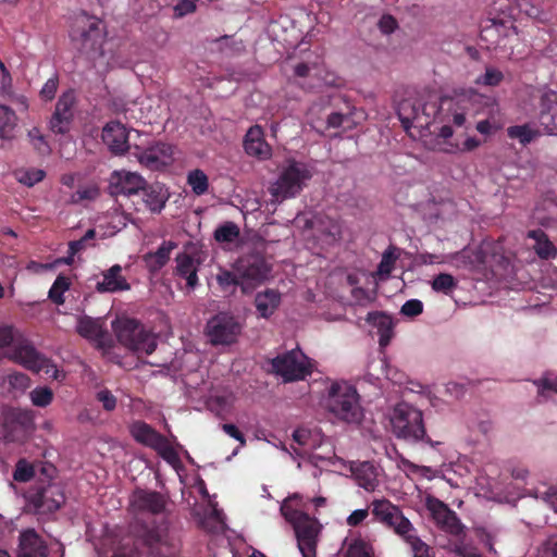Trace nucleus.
I'll list each match as a JSON object with an SVG mask.
<instances>
[{"instance_id":"nucleus-1","label":"nucleus","mask_w":557,"mask_h":557,"mask_svg":"<svg viewBox=\"0 0 557 557\" xmlns=\"http://www.w3.org/2000/svg\"><path fill=\"white\" fill-rule=\"evenodd\" d=\"M22 364L24 368L39 372L47 359H44L33 344L12 325L0 324V358Z\"/></svg>"},{"instance_id":"nucleus-2","label":"nucleus","mask_w":557,"mask_h":557,"mask_svg":"<svg viewBox=\"0 0 557 557\" xmlns=\"http://www.w3.org/2000/svg\"><path fill=\"white\" fill-rule=\"evenodd\" d=\"M312 175L310 165L295 159H288L283 163L278 177L269 187V194L275 202L295 198L301 194L307 183L311 181Z\"/></svg>"},{"instance_id":"nucleus-3","label":"nucleus","mask_w":557,"mask_h":557,"mask_svg":"<svg viewBox=\"0 0 557 557\" xmlns=\"http://www.w3.org/2000/svg\"><path fill=\"white\" fill-rule=\"evenodd\" d=\"M325 408L337 419L348 423H357L363 417L357 388L347 381L332 382L327 387Z\"/></svg>"},{"instance_id":"nucleus-4","label":"nucleus","mask_w":557,"mask_h":557,"mask_svg":"<svg viewBox=\"0 0 557 557\" xmlns=\"http://www.w3.org/2000/svg\"><path fill=\"white\" fill-rule=\"evenodd\" d=\"M392 428L395 436L404 441L411 443L424 441L433 448L442 444L440 441H433L426 436L423 413L407 403H400L394 408Z\"/></svg>"},{"instance_id":"nucleus-5","label":"nucleus","mask_w":557,"mask_h":557,"mask_svg":"<svg viewBox=\"0 0 557 557\" xmlns=\"http://www.w3.org/2000/svg\"><path fill=\"white\" fill-rule=\"evenodd\" d=\"M282 516L294 527L297 547L302 557H317L318 539L321 530L320 522L301 510H296L284 502L281 507Z\"/></svg>"},{"instance_id":"nucleus-6","label":"nucleus","mask_w":557,"mask_h":557,"mask_svg":"<svg viewBox=\"0 0 557 557\" xmlns=\"http://www.w3.org/2000/svg\"><path fill=\"white\" fill-rule=\"evenodd\" d=\"M26 509L34 515L54 513L65 503L63 487L54 482H37L25 494Z\"/></svg>"},{"instance_id":"nucleus-7","label":"nucleus","mask_w":557,"mask_h":557,"mask_svg":"<svg viewBox=\"0 0 557 557\" xmlns=\"http://www.w3.org/2000/svg\"><path fill=\"white\" fill-rule=\"evenodd\" d=\"M269 372L284 382H300L312 374V363L301 349H289L269 360Z\"/></svg>"},{"instance_id":"nucleus-8","label":"nucleus","mask_w":557,"mask_h":557,"mask_svg":"<svg viewBox=\"0 0 557 557\" xmlns=\"http://www.w3.org/2000/svg\"><path fill=\"white\" fill-rule=\"evenodd\" d=\"M113 330L117 342L135 352L151 355L156 350L157 343L154 337L136 319H117L113 323Z\"/></svg>"},{"instance_id":"nucleus-9","label":"nucleus","mask_w":557,"mask_h":557,"mask_svg":"<svg viewBox=\"0 0 557 557\" xmlns=\"http://www.w3.org/2000/svg\"><path fill=\"white\" fill-rule=\"evenodd\" d=\"M131 435L139 444L152 448L171 467L180 463L178 454L171 446L166 436H163L145 421H136L131 425Z\"/></svg>"},{"instance_id":"nucleus-10","label":"nucleus","mask_w":557,"mask_h":557,"mask_svg":"<svg viewBox=\"0 0 557 557\" xmlns=\"http://www.w3.org/2000/svg\"><path fill=\"white\" fill-rule=\"evenodd\" d=\"M242 330L243 325L236 317L221 311L209 319L206 334L213 345H230L236 342Z\"/></svg>"},{"instance_id":"nucleus-11","label":"nucleus","mask_w":557,"mask_h":557,"mask_svg":"<svg viewBox=\"0 0 557 557\" xmlns=\"http://www.w3.org/2000/svg\"><path fill=\"white\" fill-rule=\"evenodd\" d=\"M234 270L255 289L268 280L272 267L268 264L263 255L251 252L239 257L235 262Z\"/></svg>"},{"instance_id":"nucleus-12","label":"nucleus","mask_w":557,"mask_h":557,"mask_svg":"<svg viewBox=\"0 0 557 557\" xmlns=\"http://www.w3.org/2000/svg\"><path fill=\"white\" fill-rule=\"evenodd\" d=\"M372 515L375 520L394 530L396 535H405L414 531L408 518L404 517L400 508L387 499H376L372 504Z\"/></svg>"},{"instance_id":"nucleus-13","label":"nucleus","mask_w":557,"mask_h":557,"mask_svg":"<svg viewBox=\"0 0 557 557\" xmlns=\"http://www.w3.org/2000/svg\"><path fill=\"white\" fill-rule=\"evenodd\" d=\"M133 156L144 168L150 171H161L174 161V147L170 144L156 141L145 149L135 146Z\"/></svg>"},{"instance_id":"nucleus-14","label":"nucleus","mask_w":557,"mask_h":557,"mask_svg":"<svg viewBox=\"0 0 557 557\" xmlns=\"http://www.w3.org/2000/svg\"><path fill=\"white\" fill-rule=\"evenodd\" d=\"M426 509L431 512L433 521L440 530L445 531L457 540H463L465 525L448 506L437 498H429L426 500Z\"/></svg>"},{"instance_id":"nucleus-15","label":"nucleus","mask_w":557,"mask_h":557,"mask_svg":"<svg viewBox=\"0 0 557 557\" xmlns=\"http://www.w3.org/2000/svg\"><path fill=\"white\" fill-rule=\"evenodd\" d=\"M75 104L76 92L73 89H69L59 96L54 112L49 121L50 131L62 135L70 132Z\"/></svg>"},{"instance_id":"nucleus-16","label":"nucleus","mask_w":557,"mask_h":557,"mask_svg":"<svg viewBox=\"0 0 557 557\" xmlns=\"http://www.w3.org/2000/svg\"><path fill=\"white\" fill-rule=\"evenodd\" d=\"M33 426V417L25 410L11 408L3 414L4 436L10 441H20Z\"/></svg>"},{"instance_id":"nucleus-17","label":"nucleus","mask_w":557,"mask_h":557,"mask_svg":"<svg viewBox=\"0 0 557 557\" xmlns=\"http://www.w3.org/2000/svg\"><path fill=\"white\" fill-rule=\"evenodd\" d=\"M148 185L141 175L124 170L114 171L110 177V188L114 195L136 196Z\"/></svg>"},{"instance_id":"nucleus-18","label":"nucleus","mask_w":557,"mask_h":557,"mask_svg":"<svg viewBox=\"0 0 557 557\" xmlns=\"http://www.w3.org/2000/svg\"><path fill=\"white\" fill-rule=\"evenodd\" d=\"M243 147L246 154L260 161L272 158V147L267 143L264 131L259 124H253L246 131Z\"/></svg>"},{"instance_id":"nucleus-19","label":"nucleus","mask_w":557,"mask_h":557,"mask_svg":"<svg viewBox=\"0 0 557 557\" xmlns=\"http://www.w3.org/2000/svg\"><path fill=\"white\" fill-rule=\"evenodd\" d=\"M101 138L109 151L115 156H123L131 149L127 131L121 122L110 121L107 123L102 128Z\"/></svg>"},{"instance_id":"nucleus-20","label":"nucleus","mask_w":557,"mask_h":557,"mask_svg":"<svg viewBox=\"0 0 557 557\" xmlns=\"http://www.w3.org/2000/svg\"><path fill=\"white\" fill-rule=\"evenodd\" d=\"M539 123L547 136H557V91H546L540 98Z\"/></svg>"},{"instance_id":"nucleus-21","label":"nucleus","mask_w":557,"mask_h":557,"mask_svg":"<svg viewBox=\"0 0 557 557\" xmlns=\"http://www.w3.org/2000/svg\"><path fill=\"white\" fill-rule=\"evenodd\" d=\"M132 505L135 506L137 511L160 515L166 507V498L160 492L138 490L133 493Z\"/></svg>"},{"instance_id":"nucleus-22","label":"nucleus","mask_w":557,"mask_h":557,"mask_svg":"<svg viewBox=\"0 0 557 557\" xmlns=\"http://www.w3.org/2000/svg\"><path fill=\"white\" fill-rule=\"evenodd\" d=\"M18 557H48V546L34 529L20 535Z\"/></svg>"},{"instance_id":"nucleus-23","label":"nucleus","mask_w":557,"mask_h":557,"mask_svg":"<svg viewBox=\"0 0 557 557\" xmlns=\"http://www.w3.org/2000/svg\"><path fill=\"white\" fill-rule=\"evenodd\" d=\"M104 37L101 22L98 20L88 21L87 28L79 35L81 51L86 53L100 52Z\"/></svg>"},{"instance_id":"nucleus-24","label":"nucleus","mask_w":557,"mask_h":557,"mask_svg":"<svg viewBox=\"0 0 557 557\" xmlns=\"http://www.w3.org/2000/svg\"><path fill=\"white\" fill-rule=\"evenodd\" d=\"M131 285L122 275V265L115 264L102 272V281L96 284L98 293H117L129 290Z\"/></svg>"},{"instance_id":"nucleus-25","label":"nucleus","mask_w":557,"mask_h":557,"mask_svg":"<svg viewBox=\"0 0 557 557\" xmlns=\"http://www.w3.org/2000/svg\"><path fill=\"white\" fill-rule=\"evenodd\" d=\"M366 321L377 330L380 347H386L394 335L393 319L384 312L372 311L367 314Z\"/></svg>"},{"instance_id":"nucleus-26","label":"nucleus","mask_w":557,"mask_h":557,"mask_svg":"<svg viewBox=\"0 0 557 557\" xmlns=\"http://www.w3.org/2000/svg\"><path fill=\"white\" fill-rule=\"evenodd\" d=\"M176 275L185 278L186 286L188 288L194 289L198 286V265L199 262L194 260V258L186 252H181L176 255Z\"/></svg>"},{"instance_id":"nucleus-27","label":"nucleus","mask_w":557,"mask_h":557,"mask_svg":"<svg viewBox=\"0 0 557 557\" xmlns=\"http://www.w3.org/2000/svg\"><path fill=\"white\" fill-rule=\"evenodd\" d=\"M215 281H218L220 289L224 294L234 295L237 287L242 288L244 294H249L253 290L251 285L239 277L238 272L235 270L221 269L218 275H215Z\"/></svg>"},{"instance_id":"nucleus-28","label":"nucleus","mask_w":557,"mask_h":557,"mask_svg":"<svg viewBox=\"0 0 557 557\" xmlns=\"http://www.w3.org/2000/svg\"><path fill=\"white\" fill-rule=\"evenodd\" d=\"M253 302H256L259 315L263 319H269L281 305V293L268 288L265 292H259Z\"/></svg>"},{"instance_id":"nucleus-29","label":"nucleus","mask_w":557,"mask_h":557,"mask_svg":"<svg viewBox=\"0 0 557 557\" xmlns=\"http://www.w3.org/2000/svg\"><path fill=\"white\" fill-rule=\"evenodd\" d=\"M141 200L152 213H160L168 201V195L160 184H151L140 190Z\"/></svg>"},{"instance_id":"nucleus-30","label":"nucleus","mask_w":557,"mask_h":557,"mask_svg":"<svg viewBox=\"0 0 557 557\" xmlns=\"http://www.w3.org/2000/svg\"><path fill=\"white\" fill-rule=\"evenodd\" d=\"M528 238L533 240V250L537 253L540 259L549 260L555 258L557 250L552 240L548 239L546 233L541 230H531L528 233Z\"/></svg>"},{"instance_id":"nucleus-31","label":"nucleus","mask_w":557,"mask_h":557,"mask_svg":"<svg viewBox=\"0 0 557 557\" xmlns=\"http://www.w3.org/2000/svg\"><path fill=\"white\" fill-rule=\"evenodd\" d=\"M354 476L357 485L367 492H373L379 485L377 471L369 461H364L355 468Z\"/></svg>"},{"instance_id":"nucleus-32","label":"nucleus","mask_w":557,"mask_h":557,"mask_svg":"<svg viewBox=\"0 0 557 557\" xmlns=\"http://www.w3.org/2000/svg\"><path fill=\"white\" fill-rule=\"evenodd\" d=\"M176 244L172 240H163L161 246L154 252H148L145 256V261L151 272H158L166 265L170 260V253Z\"/></svg>"},{"instance_id":"nucleus-33","label":"nucleus","mask_w":557,"mask_h":557,"mask_svg":"<svg viewBox=\"0 0 557 557\" xmlns=\"http://www.w3.org/2000/svg\"><path fill=\"white\" fill-rule=\"evenodd\" d=\"M139 541L147 547L149 555L153 557H168V553L164 552L166 545L162 542L160 532L157 529H144Z\"/></svg>"},{"instance_id":"nucleus-34","label":"nucleus","mask_w":557,"mask_h":557,"mask_svg":"<svg viewBox=\"0 0 557 557\" xmlns=\"http://www.w3.org/2000/svg\"><path fill=\"white\" fill-rule=\"evenodd\" d=\"M541 131L536 127H532L531 124H517L508 126L507 137L516 139L522 146H528L535 139L540 138Z\"/></svg>"},{"instance_id":"nucleus-35","label":"nucleus","mask_w":557,"mask_h":557,"mask_svg":"<svg viewBox=\"0 0 557 557\" xmlns=\"http://www.w3.org/2000/svg\"><path fill=\"white\" fill-rule=\"evenodd\" d=\"M398 114L405 129L428 124L426 119H424V122L421 121L419 109L416 106H411L408 101H404L400 104Z\"/></svg>"},{"instance_id":"nucleus-36","label":"nucleus","mask_w":557,"mask_h":557,"mask_svg":"<svg viewBox=\"0 0 557 557\" xmlns=\"http://www.w3.org/2000/svg\"><path fill=\"white\" fill-rule=\"evenodd\" d=\"M239 227L234 221H226L215 227L213 238L220 244H231L238 239Z\"/></svg>"},{"instance_id":"nucleus-37","label":"nucleus","mask_w":557,"mask_h":557,"mask_svg":"<svg viewBox=\"0 0 557 557\" xmlns=\"http://www.w3.org/2000/svg\"><path fill=\"white\" fill-rule=\"evenodd\" d=\"M399 536H401L405 543L409 544L410 549L413 550L414 557H433L431 546L416 535V530L408 531L407 534Z\"/></svg>"},{"instance_id":"nucleus-38","label":"nucleus","mask_w":557,"mask_h":557,"mask_svg":"<svg viewBox=\"0 0 557 557\" xmlns=\"http://www.w3.org/2000/svg\"><path fill=\"white\" fill-rule=\"evenodd\" d=\"M71 286V281L69 277L59 274L57 278L54 280V283L52 286H50V289L48 292V298L52 300L53 304L57 306H62L64 304V292L69 290Z\"/></svg>"},{"instance_id":"nucleus-39","label":"nucleus","mask_w":557,"mask_h":557,"mask_svg":"<svg viewBox=\"0 0 557 557\" xmlns=\"http://www.w3.org/2000/svg\"><path fill=\"white\" fill-rule=\"evenodd\" d=\"M16 113L10 107L0 104V138H8L16 125Z\"/></svg>"},{"instance_id":"nucleus-40","label":"nucleus","mask_w":557,"mask_h":557,"mask_svg":"<svg viewBox=\"0 0 557 557\" xmlns=\"http://www.w3.org/2000/svg\"><path fill=\"white\" fill-rule=\"evenodd\" d=\"M433 292L451 295L457 286L456 278L449 273L442 272L435 275L431 282Z\"/></svg>"},{"instance_id":"nucleus-41","label":"nucleus","mask_w":557,"mask_h":557,"mask_svg":"<svg viewBox=\"0 0 557 557\" xmlns=\"http://www.w3.org/2000/svg\"><path fill=\"white\" fill-rule=\"evenodd\" d=\"M186 183L197 196H203L208 191V176L203 170H191L188 177H186Z\"/></svg>"},{"instance_id":"nucleus-42","label":"nucleus","mask_w":557,"mask_h":557,"mask_svg":"<svg viewBox=\"0 0 557 557\" xmlns=\"http://www.w3.org/2000/svg\"><path fill=\"white\" fill-rule=\"evenodd\" d=\"M36 475V466L26 461V459H18L13 471V480L20 483H26L34 479Z\"/></svg>"},{"instance_id":"nucleus-43","label":"nucleus","mask_w":557,"mask_h":557,"mask_svg":"<svg viewBox=\"0 0 557 557\" xmlns=\"http://www.w3.org/2000/svg\"><path fill=\"white\" fill-rule=\"evenodd\" d=\"M373 552L370 545L361 539H355L348 544L344 557H372Z\"/></svg>"},{"instance_id":"nucleus-44","label":"nucleus","mask_w":557,"mask_h":557,"mask_svg":"<svg viewBox=\"0 0 557 557\" xmlns=\"http://www.w3.org/2000/svg\"><path fill=\"white\" fill-rule=\"evenodd\" d=\"M53 391L50 387H35L30 393V399L35 407L47 408L53 401Z\"/></svg>"},{"instance_id":"nucleus-45","label":"nucleus","mask_w":557,"mask_h":557,"mask_svg":"<svg viewBox=\"0 0 557 557\" xmlns=\"http://www.w3.org/2000/svg\"><path fill=\"white\" fill-rule=\"evenodd\" d=\"M77 332L86 338H94L99 336L100 329L92 318L85 317L78 320Z\"/></svg>"},{"instance_id":"nucleus-46","label":"nucleus","mask_w":557,"mask_h":557,"mask_svg":"<svg viewBox=\"0 0 557 557\" xmlns=\"http://www.w3.org/2000/svg\"><path fill=\"white\" fill-rule=\"evenodd\" d=\"M396 257L393 251L387 250L382 253L381 261L377 267V275L380 280H385L393 272Z\"/></svg>"},{"instance_id":"nucleus-47","label":"nucleus","mask_w":557,"mask_h":557,"mask_svg":"<svg viewBox=\"0 0 557 557\" xmlns=\"http://www.w3.org/2000/svg\"><path fill=\"white\" fill-rule=\"evenodd\" d=\"M59 86V75L55 72L53 76L47 79L46 84L42 85L39 97L44 102H49L55 98Z\"/></svg>"},{"instance_id":"nucleus-48","label":"nucleus","mask_w":557,"mask_h":557,"mask_svg":"<svg viewBox=\"0 0 557 557\" xmlns=\"http://www.w3.org/2000/svg\"><path fill=\"white\" fill-rule=\"evenodd\" d=\"M27 137L30 139V143L35 150L39 151L41 154H47L50 151L49 145L45 137L41 135V132L38 127H33L27 132Z\"/></svg>"},{"instance_id":"nucleus-49","label":"nucleus","mask_w":557,"mask_h":557,"mask_svg":"<svg viewBox=\"0 0 557 557\" xmlns=\"http://www.w3.org/2000/svg\"><path fill=\"white\" fill-rule=\"evenodd\" d=\"M44 177V170L32 169L25 171L21 176H18V183H23L27 187H33L37 183L41 182Z\"/></svg>"},{"instance_id":"nucleus-50","label":"nucleus","mask_w":557,"mask_h":557,"mask_svg":"<svg viewBox=\"0 0 557 557\" xmlns=\"http://www.w3.org/2000/svg\"><path fill=\"white\" fill-rule=\"evenodd\" d=\"M503 79V73L496 69L487 67L484 75L478 78L479 84L484 86H497Z\"/></svg>"},{"instance_id":"nucleus-51","label":"nucleus","mask_w":557,"mask_h":557,"mask_svg":"<svg viewBox=\"0 0 557 557\" xmlns=\"http://www.w3.org/2000/svg\"><path fill=\"white\" fill-rule=\"evenodd\" d=\"M405 317L414 318L423 312V304L419 299H409L401 306L400 311Z\"/></svg>"},{"instance_id":"nucleus-52","label":"nucleus","mask_w":557,"mask_h":557,"mask_svg":"<svg viewBox=\"0 0 557 557\" xmlns=\"http://www.w3.org/2000/svg\"><path fill=\"white\" fill-rule=\"evenodd\" d=\"M535 385L537 386V392L540 396H545L549 393L557 394V377H542L535 381Z\"/></svg>"},{"instance_id":"nucleus-53","label":"nucleus","mask_w":557,"mask_h":557,"mask_svg":"<svg viewBox=\"0 0 557 557\" xmlns=\"http://www.w3.org/2000/svg\"><path fill=\"white\" fill-rule=\"evenodd\" d=\"M37 467V475L35 478H38L37 482H51L57 473V469L51 463H40Z\"/></svg>"},{"instance_id":"nucleus-54","label":"nucleus","mask_w":557,"mask_h":557,"mask_svg":"<svg viewBox=\"0 0 557 557\" xmlns=\"http://www.w3.org/2000/svg\"><path fill=\"white\" fill-rule=\"evenodd\" d=\"M8 382L10 387L18 391H25L29 385V379L27 374H24L22 372H13L9 374Z\"/></svg>"},{"instance_id":"nucleus-55","label":"nucleus","mask_w":557,"mask_h":557,"mask_svg":"<svg viewBox=\"0 0 557 557\" xmlns=\"http://www.w3.org/2000/svg\"><path fill=\"white\" fill-rule=\"evenodd\" d=\"M96 399L101 403L102 408L107 411H112L116 407V398L109 389H101L96 394Z\"/></svg>"},{"instance_id":"nucleus-56","label":"nucleus","mask_w":557,"mask_h":557,"mask_svg":"<svg viewBox=\"0 0 557 557\" xmlns=\"http://www.w3.org/2000/svg\"><path fill=\"white\" fill-rule=\"evenodd\" d=\"M197 0H178L174 7V13L176 17H183L184 15L191 14L197 10Z\"/></svg>"},{"instance_id":"nucleus-57","label":"nucleus","mask_w":557,"mask_h":557,"mask_svg":"<svg viewBox=\"0 0 557 557\" xmlns=\"http://www.w3.org/2000/svg\"><path fill=\"white\" fill-rule=\"evenodd\" d=\"M99 196V188L96 186L78 188L76 194L73 195V202L83 201V200H94Z\"/></svg>"},{"instance_id":"nucleus-58","label":"nucleus","mask_w":557,"mask_h":557,"mask_svg":"<svg viewBox=\"0 0 557 557\" xmlns=\"http://www.w3.org/2000/svg\"><path fill=\"white\" fill-rule=\"evenodd\" d=\"M379 28L382 34H393L394 30L397 28V21L393 15L384 14L381 16L379 21Z\"/></svg>"},{"instance_id":"nucleus-59","label":"nucleus","mask_w":557,"mask_h":557,"mask_svg":"<svg viewBox=\"0 0 557 557\" xmlns=\"http://www.w3.org/2000/svg\"><path fill=\"white\" fill-rule=\"evenodd\" d=\"M517 8L521 13L530 16L531 18H537L541 13L540 9L530 2V0H518Z\"/></svg>"},{"instance_id":"nucleus-60","label":"nucleus","mask_w":557,"mask_h":557,"mask_svg":"<svg viewBox=\"0 0 557 557\" xmlns=\"http://www.w3.org/2000/svg\"><path fill=\"white\" fill-rule=\"evenodd\" d=\"M453 552L457 557H480L474 548H469L463 544V540H457L454 543Z\"/></svg>"},{"instance_id":"nucleus-61","label":"nucleus","mask_w":557,"mask_h":557,"mask_svg":"<svg viewBox=\"0 0 557 557\" xmlns=\"http://www.w3.org/2000/svg\"><path fill=\"white\" fill-rule=\"evenodd\" d=\"M223 432L227 433V435L235 441L239 442L242 446H245L246 440L244 436V433L238 430V428L231 423H224L222 424Z\"/></svg>"},{"instance_id":"nucleus-62","label":"nucleus","mask_w":557,"mask_h":557,"mask_svg":"<svg viewBox=\"0 0 557 557\" xmlns=\"http://www.w3.org/2000/svg\"><path fill=\"white\" fill-rule=\"evenodd\" d=\"M367 517H368V509L354 510L347 518V524L349 527H357L358 524L363 523V521Z\"/></svg>"},{"instance_id":"nucleus-63","label":"nucleus","mask_w":557,"mask_h":557,"mask_svg":"<svg viewBox=\"0 0 557 557\" xmlns=\"http://www.w3.org/2000/svg\"><path fill=\"white\" fill-rule=\"evenodd\" d=\"M12 77L11 75L1 76L0 95L2 98H13Z\"/></svg>"},{"instance_id":"nucleus-64","label":"nucleus","mask_w":557,"mask_h":557,"mask_svg":"<svg viewBox=\"0 0 557 557\" xmlns=\"http://www.w3.org/2000/svg\"><path fill=\"white\" fill-rule=\"evenodd\" d=\"M347 119H348L347 114H343L342 112H333V113L329 114V116H327V120H326L327 127L329 128L341 127L343 125L344 121H346Z\"/></svg>"}]
</instances>
